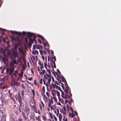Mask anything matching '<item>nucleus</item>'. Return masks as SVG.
<instances>
[{"label": "nucleus", "instance_id": "1", "mask_svg": "<svg viewBox=\"0 0 121 121\" xmlns=\"http://www.w3.org/2000/svg\"><path fill=\"white\" fill-rule=\"evenodd\" d=\"M27 37L28 38L29 41L31 42V43H33L34 40L35 41L36 44H37V42L35 39L33 40L31 38V37L33 36L34 38H35L36 37L34 35V34L32 33H31L29 32H28L27 34Z\"/></svg>", "mask_w": 121, "mask_h": 121}, {"label": "nucleus", "instance_id": "2", "mask_svg": "<svg viewBox=\"0 0 121 121\" xmlns=\"http://www.w3.org/2000/svg\"><path fill=\"white\" fill-rule=\"evenodd\" d=\"M12 41L13 42L15 41L17 42H19V38L18 37H13L12 36L11 37Z\"/></svg>", "mask_w": 121, "mask_h": 121}, {"label": "nucleus", "instance_id": "3", "mask_svg": "<svg viewBox=\"0 0 121 121\" xmlns=\"http://www.w3.org/2000/svg\"><path fill=\"white\" fill-rule=\"evenodd\" d=\"M18 56L17 54H14L12 53L10 56V58L11 59H13L17 57Z\"/></svg>", "mask_w": 121, "mask_h": 121}, {"label": "nucleus", "instance_id": "4", "mask_svg": "<svg viewBox=\"0 0 121 121\" xmlns=\"http://www.w3.org/2000/svg\"><path fill=\"white\" fill-rule=\"evenodd\" d=\"M32 108L34 110V111H35L36 113H38L37 111L36 110V108L35 105H34L32 106Z\"/></svg>", "mask_w": 121, "mask_h": 121}, {"label": "nucleus", "instance_id": "5", "mask_svg": "<svg viewBox=\"0 0 121 121\" xmlns=\"http://www.w3.org/2000/svg\"><path fill=\"white\" fill-rule=\"evenodd\" d=\"M1 50L3 51V53L4 54L7 51L8 49L7 48H6L4 49L3 50V49L2 48H1Z\"/></svg>", "mask_w": 121, "mask_h": 121}, {"label": "nucleus", "instance_id": "6", "mask_svg": "<svg viewBox=\"0 0 121 121\" xmlns=\"http://www.w3.org/2000/svg\"><path fill=\"white\" fill-rule=\"evenodd\" d=\"M18 93L17 96L18 97V100L19 101L20 100H21L22 98L21 96L20 95V93L19 91L18 92Z\"/></svg>", "mask_w": 121, "mask_h": 121}, {"label": "nucleus", "instance_id": "7", "mask_svg": "<svg viewBox=\"0 0 121 121\" xmlns=\"http://www.w3.org/2000/svg\"><path fill=\"white\" fill-rule=\"evenodd\" d=\"M15 44L14 46V50L17 51V49L18 46V45L16 44V43L15 42H14Z\"/></svg>", "mask_w": 121, "mask_h": 121}, {"label": "nucleus", "instance_id": "8", "mask_svg": "<svg viewBox=\"0 0 121 121\" xmlns=\"http://www.w3.org/2000/svg\"><path fill=\"white\" fill-rule=\"evenodd\" d=\"M18 49L19 50V53H21L22 54H23L24 53L22 50V48L21 49L20 48H18Z\"/></svg>", "mask_w": 121, "mask_h": 121}, {"label": "nucleus", "instance_id": "9", "mask_svg": "<svg viewBox=\"0 0 121 121\" xmlns=\"http://www.w3.org/2000/svg\"><path fill=\"white\" fill-rule=\"evenodd\" d=\"M60 78L62 80V81L63 82H65V81L66 80L64 77L63 76H62L61 77H60Z\"/></svg>", "mask_w": 121, "mask_h": 121}, {"label": "nucleus", "instance_id": "10", "mask_svg": "<svg viewBox=\"0 0 121 121\" xmlns=\"http://www.w3.org/2000/svg\"><path fill=\"white\" fill-rule=\"evenodd\" d=\"M7 52L8 56H9L10 57V55L11 54L10 50L8 49L7 51Z\"/></svg>", "mask_w": 121, "mask_h": 121}, {"label": "nucleus", "instance_id": "11", "mask_svg": "<svg viewBox=\"0 0 121 121\" xmlns=\"http://www.w3.org/2000/svg\"><path fill=\"white\" fill-rule=\"evenodd\" d=\"M59 121H61V119L62 118V115L60 113L59 114Z\"/></svg>", "mask_w": 121, "mask_h": 121}, {"label": "nucleus", "instance_id": "12", "mask_svg": "<svg viewBox=\"0 0 121 121\" xmlns=\"http://www.w3.org/2000/svg\"><path fill=\"white\" fill-rule=\"evenodd\" d=\"M14 67H12L10 68V72L11 73H13V71L14 70Z\"/></svg>", "mask_w": 121, "mask_h": 121}, {"label": "nucleus", "instance_id": "13", "mask_svg": "<svg viewBox=\"0 0 121 121\" xmlns=\"http://www.w3.org/2000/svg\"><path fill=\"white\" fill-rule=\"evenodd\" d=\"M45 70H43L42 71L40 72V74L41 75L42 74H44V73H45Z\"/></svg>", "mask_w": 121, "mask_h": 121}, {"label": "nucleus", "instance_id": "14", "mask_svg": "<svg viewBox=\"0 0 121 121\" xmlns=\"http://www.w3.org/2000/svg\"><path fill=\"white\" fill-rule=\"evenodd\" d=\"M36 46H37V48L38 49H40L41 48H42V46L41 45H40L39 46L36 45Z\"/></svg>", "mask_w": 121, "mask_h": 121}, {"label": "nucleus", "instance_id": "15", "mask_svg": "<svg viewBox=\"0 0 121 121\" xmlns=\"http://www.w3.org/2000/svg\"><path fill=\"white\" fill-rule=\"evenodd\" d=\"M56 92L57 93V95L58 97L59 100V101H61L60 100V99L59 98V97H60V94L59 92L58 91H56Z\"/></svg>", "mask_w": 121, "mask_h": 121}, {"label": "nucleus", "instance_id": "16", "mask_svg": "<svg viewBox=\"0 0 121 121\" xmlns=\"http://www.w3.org/2000/svg\"><path fill=\"white\" fill-rule=\"evenodd\" d=\"M12 62L13 64H16L17 65L18 64V63H16V61L15 60H13L12 61Z\"/></svg>", "mask_w": 121, "mask_h": 121}, {"label": "nucleus", "instance_id": "17", "mask_svg": "<svg viewBox=\"0 0 121 121\" xmlns=\"http://www.w3.org/2000/svg\"><path fill=\"white\" fill-rule=\"evenodd\" d=\"M39 65H40V68H43V64H41V63H39Z\"/></svg>", "mask_w": 121, "mask_h": 121}, {"label": "nucleus", "instance_id": "18", "mask_svg": "<svg viewBox=\"0 0 121 121\" xmlns=\"http://www.w3.org/2000/svg\"><path fill=\"white\" fill-rule=\"evenodd\" d=\"M51 80V77H49L48 79V83L49 85V83H50V82Z\"/></svg>", "mask_w": 121, "mask_h": 121}, {"label": "nucleus", "instance_id": "19", "mask_svg": "<svg viewBox=\"0 0 121 121\" xmlns=\"http://www.w3.org/2000/svg\"><path fill=\"white\" fill-rule=\"evenodd\" d=\"M34 84L35 85H38V87H39V85L38 84V83H37L36 82V80H34Z\"/></svg>", "mask_w": 121, "mask_h": 121}, {"label": "nucleus", "instance_id": "20", "mask_svg": "<svg viewBox=\"0 0 121 121\" xmlns=\"http://www.w3.org/2000/svg\"><path fill=\"white\" fill-rule=\"evenodd\" d=\"M35 118L36 119V120H38V121H39L40 118H39V116H38V117H35Z\"/></svg>", "mask_w": 121, "mask_h": 121}, {"label": "nucleus", "instance_id": "21", "mask_svg": "<svg viewBox=\"0 0 121 121\" xmlns=\"http://www.w3.org/2000/svg\"><path fill=\"white\" fill-rule=\"evenodd\" d=\"M12 53L14 54H17V51L16 50H13Z\"/></svg>", "mask_w": 121, "mask_h": 121}, {"label": "nucleus", "instance_id": "22", "mask_svg": "<svg viewBox=\"0 0 121 121\" xmlns=\"http://www.w3.org/2000/svg\"><path fill=\"white\" fill-rule=\"evenodd\" d=\"M31 92L33 93V96H34L35 95V92L34 90H32L31 91Z\"/></svg>", "mask_w": 121, "mask_h": 121}, {"label": "nucleus", "instance_id": "23", "mask_svg": "<svg viewBox=\"0 0 121 121\" xmlns=\"http://www.w3.org/2000/svg\"><path fill=\"white\" fill-rule=\"evenodd\" d=\"M46 70H47V71L48 72L49 74H51V73L50 71V70L49 69H47V68H46Z\"/></svg>", "mask_w": 121, "mask_h": 121}, {"label": "nucleus", "instance_id": "24", "mask_svg": "<svg viewBox=\"0 0 121 121\" xmlns=\"http://www.w3.org/2000/svg\"><path fill=\"white\" fill-rule=\"evenodd\" d=\"M44 66L45 67L46 69V68H47V64L45 62H44Z\"/></svg>", "mask_w": 121, "mask_h": 121}, {"label": "nucleus", "instance_id": "25", "mask_svg": "<svg viewBox=\"0 0 121 121\" xmlns=\"http://www.w3.org/2000/svg\"><path fill=\"white\" fill-rule=\"evenodd\" d=\"M48 107H52L51 103L49 102L48 103Z\"/></svg>", "mask_w": 121, "mask_h": 121}, {"label": "nucleus", "instance_id": "26", "mask_svg": "<svg viewBox=\"0 0 121 121\" xmlns=\"http://www.w3.org/2000/svg\"><path fill=\"white\" fill-rule=\"evenodd\" d=\"M15 33L16 34H18L19 36H21V34H20V32H16V31H15Z\"/></svg>", "mask_w": 121, "mask_h": 121}, {"label": "nucleus", "instance_id": "27", "mask_svg": "<svg viewBox=\"0 0 121 121\" xmlns=\"http://www.w3.org/2000/svg\"><path fill=\"white\" fill-rule=\"evenodd\" d=\"M71 117L72 118H73L74 116V114L73 113V112H72V113L71 114Z\"/></svg>", "mask_w": 121, "mask_h": 121}, {"label": "nucleus", "instance_id": "28", "mask_svg": "<svg viewBox=\"0 0 121 121\" xmlns=\"http://www.w3.org/2000/svg\"><path fill=\"white\" fill-rule=\"evenodd\" d=\"M64 91L66 93H68V90L67 89H65L64 90Z\"/></svg>", "mask_w": 121, "mask_h": 121}, {"label": "nucleus", "instance_id": "29", "mask_svg": "<svg viewBox=\"0 0 121 121\" xmlns=\"http://www.w3.org/2000/svg\"><path fill=\"white\" fill-rule=\"evenodd\" d=\"M68 95L67 94H65V96L64 97V99H67V97L68 96Z\"/></svg>", "mask_w": 121, "mask_h": 121}, {"label": "nucleus", "instance_id": "30", "mask_svg": "<svg viewBox=\"0 0 121 121\" xmlns=\"http://www.w3.org/2000/svg\"><path fill=\"white\" fill-rule=\"evenodd\" d=\"M39 51L40 53V55H43L42 53H43V51L42 50V51H41V50H39Z\"/></svg>", "mask_w": 121, "mask_h": 121}, {"label": "nucleus", "instance_id": "31", "mask_svg": "<svg viewBox=\"0 0 121 121\" xmlns=\"http://www.w3.org/2000/svg\"><path fill=\"white\" fill-rule=\"evenodd\" d=\"M52 59H53L55 61H56V59L55 56H54L53 57V56H52Z\"/></svg>", "mask_w": 121, "mask_h": 121}, {"label": "nucleus", "instance_id": "32", "mask_svg": "<svg viewBox=\"0 0 121 121\" xmlns=\"http://www.w3.org/2000/svg\"><path fill=\"white\" fill-rule=\"evenodd\" d=\"M42 119L44 120V121H45L46 120V118L44 116H42Z\"/></svg>", "mask_w": 121, "mask_h": 121}, {"label": "nucleus", "instance_id": "33", "mask_svg": "<svg viewBox=\"0 0 121 121\" xmlns=\"http://www.w3.org/2000/svg\"><path fill=\"white\" fill-rule=\"evenodd\" d=\"M10 65L12 67H14L13 64L12 63H11L10 64Z\"/></svg>", "mask_w": 121, "mask_h": 121}, {"label": "nucleus", "instance_id": "34", "mask_svg": "<svg viewBox=\"0 0 121 121\" xmlns=\"http://www.w3.org/2000/svg\"><path fill=\"white\" fill-rule=\"evenodd\" d=\"M56 110H57V116H58V114H59V110L58 109H57Z\"/></svg>", "mask_w": 121, "mask_h": 121}, {"label": "nucleus", "instance_id": "35", "mask_svg": "<svg viewBox=\"0 0 121 121\" xmlns=\"http://www.w3.org/2000/svg\"><path fill=\"white\" fill-rule=\"evenodd\" d=\"M53 99H54V100L56 102H57V99L55 97H53Z\"/></svg>", "mask_w": 121, "mask_h": 121}, {"label": "nucleus", "instance_id": "36", "mask_svg": "<svg viewBox=\"0 0 121 121\" xmlns=\"http://www.w3.org/2000/svg\"><path fill=\"white\" fill-rule=\"evenodd\" d=\"M24 92H23V91H22L21 92V94L22 96V98H23V96H24Z\"/></svg>", "mask_w": 121, "mask_h": 121}, {"label": "nucleus", "instance_id": "37", "mask_svg": "<svg viewBox=\"0 0 121 121\" xmlns=\"http://www.w3.org/2000/svg\"><path fill=\"white\" fill-rule=\"evenodd\" d=\"M26 32H24V31H23L22 33V35H25L26 34Z\"/></svg>", "mask_w": 121, "mask_h": 121}, {"label": "nucleus", "instance_id": "38", "mask_svg": "<svg viewBox=\"0 0 121 121\" xmlns=\"http://www.w3.org/2000/svg\"><path fill=\"white\" fill-rule=\"evenodd\" d=\"M51 93L52 94V95L54 96V97H55V94H54L53 93V92H51Z\"/></svg>", "mask_w": 121, "mask_h": 121}, {"label": "nucleus", "instance_id": "39", "mask_svg": "<svg viewBox=\"0 0 121 121\" xmlns=\"http://www.w3.org/2000/svg\"><path fill=\"white\" fill-rule=\"evenodd\" d=\"M42 89L43 90V93H44L45 92V87L44 86H43L42 87Z\"/></svg>", "mask_w": 121, "mask_h": 121}, {"label": "nucleus", "instance_id": "40", "mask_svg": "<svg viewBox=\"0 0 121 121\" xmlns=\"http://www.w3.org/2000/svg\"><path fill=\"white\" fill-rule=\"evenodd\" d=\"M38 41L40 44H41L42 43V42H41V40L39 39H38Z\"/></svg>", "mask_w": 121, "mask_h": 121}, {"label": "nucleus", "instance_id": "41", "mask_svg": "<svg viewBox=\"0 0 121 121\" xmlns=\"http://www.w3.org/2000/svg\"><path fill=\"white\" fill-rule=\"evenodd\" d=\"M51 61L52 63H53L54 65V64H55V62L52 60V59L51 60Z\"/></svg>", "mask_w": 121, "mask_h": 121}, {"label": "nucleus", "instance_id": "42", "mask_svg": "<svg viewBox=\"0 0 121 121\" xmlns=\"http://www.w3.org/2000/svg\"><path fill=\"white\" fill-rule=\"evenodd\" d=\"M55 86H56V88L57 89H58L59 87L58 86L56 85V84H55Z\"/></svg>", "mask_w": 121, "mask_h": 121}, {"label": "nucleus", "instance_id": "43", "mask_svg": "<svg viewBox=\"0 0 121 121\" xmlns=\"http://www.w3.org/2000/svg\"><path fill=\"white\" fill-rule=\"evenodd\" d=\"M42 79H41L40 80V83L41 84H42Z\"/></svg>", "mask_w": 121, "mask_h": 121}, {"label": "nucleus", "instance_id": "44", "mask_svg": "<svg viewBox=\"0 0 121 121\" xmlns=\"http://www.w3.org/2000/svg\"><path fill=\"white\" fill-rule=\"evenodd\" d=\"M57 72L59 74H60V71L59 70V69H57Z\"/></svg>", "mask_w": 121, "mask_h": 121}, {"label": "nucleus", "instance_id": "45", "mask_svg": "<svg viewBox=\"0 0 121 121\" xmlns=\"http://www.w3.org/2000/svg\"><path fill=\"white\" fill-rule=\"evenodd\" d=\"M30 113V111L26 112V114L28 116Z\"/></svg>", "mask_w": 121, "mask_h": 121}, {"label": "nucleus", "instance_id": "46", "mask_svg": "<svg viewBox=\"0 0 121 121\" xmlns=\"http://www.w3.org/2000/svg\"><path fill=\"white\" fill-rule=\"evenodd\" d=\"M41 104H42L44 108V104L43 103V102L42 101H41Z\"/></svg>", "mask_w": 121, "mask_h": 121}, {"label": "nucleus", "instance_id": "47", "mask_svg": "<svg viewBox=\"0 0 121 121\" xmlns=\"http://www.w3.org/2000/svg\"><path fill=\"white\" fill-rule=\"evenodd\" d=\"M54 119L55 120V121H57V119L56 118V117H55V116H54Z\"/></svg>", "mask_w": 121, "mask_h": 121}, {"label": "nucleus", "instance_id": "48", "mask_svg": "<svg viewBox=\"0 0 121 121\" xmlns=\"http://www.w3.org/2000/svg\"><path fill=\"white\" fill-rule=\"evenodd\" d=\"M70 95L68 96V98L69 99H70V96H72V95L71 93L70 92Z\"/></svg>", "mask_w": 121, "mask_h": 121}, {"label": "nucleus", "instance_id": "49", "mask_svg": "<svg viewBox=\"0 0 121 121\" xmlns=\"http://www.w3.org/2000/svg\"><path fill=\"white\" fill-rule=\"evenodd\" d=\"M13 75L15 77H17V75H16V74L15 73H13Z\"/></svg>", "mask_w": 121, "mask_h": 121}, {"label": "nucleus", "instance_id": "50", "mask_svg": "<svg viewBox=\"0 0 121 121\" xmlns=\"http://www.w3.org/2000/svg\"><path fill=\"white\" fill-rule=\"evenodd\" d=\"M49 101L52 104L53 103V101L52 99L51 100H49Z\"/></svg>", "mask_w": 121, "mask_h": 121}, {"label": "nucleus", "instance_id": "51", "mask_svg": "<svg viewBox=\"0 0 121 121\" xmlns=\"http://www.w3.org/2000/svg\"><path fill=\"white\" fill-rule=\"evenodd\" d=\"M51 52L52 54V56L53 55V51H51Z\"/></svg>", "mask_w": 121, "mask_h": 121}, {"label": "nucleus", "instance_id": "52", "mask_svg": "<svg viewBox=\"0 0 121 121\" xmlns=\"http://www.w3.org/2000/svg\"><path fill=\"white\" fill-rule=\"evenodd\" d=\"M32 79V77H30L29 78H28V79L29 81H31Z\"/></svg>", "mask_w": 121, "mask_h": 121}, {"label": "nucleus", "instance_id": "53", "mask_svg": "<svg viewBox=\"0 0 121 121\" xmlns=\"http://www.w3.org/2000/svg\"><path fill=\"white\" fill-rule=\"evenodd\" d=\"M46 81V80H45L43 79V84H45V81Z\"/></svg>", "mask_w": 121, "mask_h": 121}, {"label": "nucleus", "instance_id": "54", "mask_svg": "<svg viewBox=\"0 0 121 121\" xmlns=\"http://www.w3.org/2000/svg\"><path fill=\"white\" fill-rule=\"evenodd\" d=\"M19 77H22V74H20V73L19 74Z\"/></svg>", "mask_w": 121, "mask_h": 121}, {"label": "nucleus", "instance_id": "55", "mask_svg": "<svg viewBox=\"0 0 121 121\" xmlns=\"http://www.w3.org/2000/svg\"><path fill=\"white\" fill-rule=\"evenodd\" d=\"M63 109H64L65 111H66V108L65 106H64L63 107Z\"/></svg>", "mask_w": 121, "mask_h": 121}, {"label": "nucleus", "instance_id": "56", "mask_svg": "<svg viewBox=\"0 0 121 121\" xmlns=\"http://www.w3.org/2000/svg\"><path fill=\"white\" fill-rule=\"evenodd\" d=\"M52 86H53V88L54 89L55 88V85H54V84H52Z\"/></svg>", "mask_w": 121, "mask_h": 121}, {"label": "nucleus", "instance_id": "57", "mask_svg": "<svg viewBox=\"0 0 121 121\" xmlns=\"http://www.w3.org/2000/svg\"><path fill=\"white\" fill-rule=\"evenodd\" d=\"M42 56V58L43 59V60H44V56H43V55H41Z\"/></svg>", "mask_w": 121, "mask_h": 121}, {"label": "nucleus", "instance_id": "58", "mask_svg": "<svg viewBox=\"0 0 121 121\" xmlns=\"http://www.w3.org/2000/svg\"><path fill=\"white\" fill-rule=\"evenodd\" d=\"M39 108H40V109L41 110H42V107L41 106V105L40 104H39Z\"/></svg>", "mask_w": 121, "mask_h": 121}, {"label": "nucleus", "instance_id": "59", "mask_svg": "<svg viewBox=\"0 0 121 121\" xmlns=\"http://www.w3.org/2000/svg\"><path fill=\"white\" fill-rule=\"evenodd\" d=\"M35 52H36V53L37 54H39L38 52V51L37 50H35Z\"/></svg>", "mask_w": 121, "mask_h": 121}, {"label": "nucleus", "instance_id": "60", "mask_svg": "<svg viewBox=\"0 0 121 121\" xmlns=\"http://www.w3.org/2000/svg\"><path fill=\"white\" fill-rule=\"evenodd\" d=\"M32 54H33L34 55H35L36 54L35 53V52H34V51H32Z\"/></svg>", "mask_w": 121, "mask_h": 121}, {"label": "nucleus", "instance_id": "61", "mask_svg": "<svg viewBox=\"0 0 121 121\" xmlns=\"http://www.w3.org/2000/svg\"><path fill=\"white\" fill-rule=\"evenodd\" d=\"M45 85L47 86V88L48 89V86L47 83H46Z\"/></svg>", "mask_w": 121, "mask_h": 121}, {"label": "nucleus", "instance_id": "62", "mask_svg": "<svg viewBox=\"0 0 121 121\" xmlns=\"http://www.w3.org/2000/svg\"><path fill=\"white\" fill-rule=\"evenodd\" d=\"M18 121H22L23 120L22 119H21L20 118H19L18 119Z\"/></svg>", "mask_w": 121, "mask_h": 121}, {"label": "nucleus", "instance_id": "63", "mask_svg": "<svg viewBox=\"0 0 121 121\" xmlns=\"http://www.w3.org/2000/svg\"><path fill=\"white\" fill-rule=\"evenodd\" d=\"M61 95H64V93L63 91H62V90H61Z\"/></svg>", "mask_w": 121, "mask_h": 121}, {"label": "nucleus", "instance_id": "64", "mask_svg": "<svg viewBox=\"0 0 121 121\" xmlns=\"http://www.w3.org/2000/svg\"><path fill=\"white\" fill-rule=\"evenodd\" d=\"M37 36L38 37H40V38H41V37L42 36H41V35H37Z\"/></svg>", "mask_w": 121, "mask_h": 121}]
</instances>
